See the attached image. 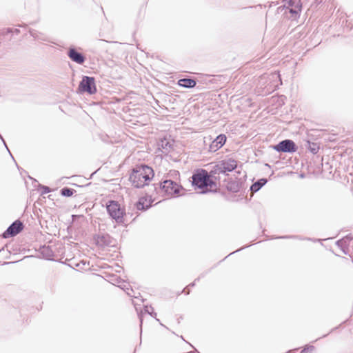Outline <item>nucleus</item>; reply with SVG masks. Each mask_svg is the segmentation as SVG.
<instances>
[{
    "mask_svg": "<svg viewBox=\"0 0 353 353\" xmlns=\"http://www.w3.org/2000/svg\"><path fill=\"white\" fill-rule=\"evenodd\" d=\"M154 177V171L148 165H137L133 170L130 176L132 184L137 188H143L148 185Z\"/></svg>",
    "mask_w": 353,
    "mask_h": 353,
    "instance_id": "nucleus-1",
    "label": "nucleus"
},
{
    "mask_svg": "<svg viewBox=\"0 0 353 353\" xmlns=\"http://www.w3.org/2000/svg\"><path fill=\"white\" fill-rule=\"evenodd\" d=\"M192 185L199 189L201 193H205L216 189V184L205 170H201L192 176Z\"/></svg>",
    "mask_w": 353,
    "mask_h": 353,
    "instance_id": "nucleus-2",
    "label": "nucleus"
},
{
    "mask_svg": "<svg viewBox=\"0 0 353 353\" xmlns=\"http://www.w3.org/2000/svg\"><path fill=\"white\" fill-rule=\"evenodd\" d=\"M107 210L110 216L117 223H123L124 210L121 208L118 202L111 201L107 205Z\"/></svg>",
    "mask_w": 353,
    "mask_h": 353,
    "instance_id": "nucleus-3",
    "label": "nucleus"
},
{
    "mask_svg": "<svg viewBox=\"0 0 353 353\" xmlns=\"http://www.w3.org/2000/svg\"><path fill=\"white\" fill-rule=\"evenodd\" d=\"M162 190L168 196H176L179 194L181 186L172 180H165L162 183Z\"/></svg>",
    "mask_w": 353,
    "mask_h": 353,
    "instance_id": "nucleus-4",
    "label": "nucleus"
},
{
    "mask_svg": "<svg viewBox=\"0 0 353 353\" xmlns=\"http://www.w3.org/2000/svg\"><path fill=\"white\" fill-rule=\"evenodd\" d=\"M79 89L81 92H87L89 94H94L96 92L95 82L93 77H83L80 82Z\"/></svg>",
    "mask_w": 353,
    "mask_h": 353,
    "instance_id": "nucleus-5",
    "label": "nucleus"
},
{
    "mask_svg": "<svg viewBox=\"0 0 353 353\" xmlns=\"http://www.w3.org/2000/svg\"><path fill=\"white\" fill-rule=\"evenodd\" d=\"M273 148L277 152H294L296 150L295 143L290 139L281 141L279 144L274 145Z\"/></svg>",
    "mask_w": 353,
    "mask_h": 353,
    "instance_id": "nucleus-6",
    "label": "nucleus"
},
{
    "mask_svg": "<svg viewBox=\"0 0 353 353\" xmlns=\"http://www.w3.org/2000/svg\"><path fill=\"white\" fill-rule=\"evenodd\" d=\"M23 229V224L19 221H14L3 233L4 238L14 236L19 234Z\"/></svg>",
    "mask_w": 353,
    "mask_h": 353,
    "instance_id": "nucleus-7",
    "label": "nucleus"
},
{
    "mask_svg": "<svg viewBox=\"0 0 353 353\" xmlns=\"http://www.w3.org/2000/svg\"><path fill=\"white\" fill-rule=\"evenodd\" d=\"M226 141V137L224 134H220L211 143L209 147V151L214 152L221 148Z\"/></svg>",
    "mask_w": 353,
    "mask_h": 353,
    "instance_id": "nucleus-8",
    "label": "nucleus"
},
{
    "mask_svg": "<svg viewBox=\"0 0 353 353\" xmlns=\"http://www.w3.org/2000/svg\"><path fill=\"white\" fill-rule=\"evenodd\" d=\"M236 161L233 159H228L222 161L219 165V170L221 172H231L236 168Z\"/></svg>",
    "mask_w": 353,
    "mask_h": 353,
    "instance_id": "nucleus-9",
    "label": "nucleus"
},
{
    "mask_svg": "<svg viewBox=\"0 0 353 353\" xmlns=\"http://www.w3.org/2000/svg\"><path fill=\"white\" fill-rule=\"evenodd\" d=\"M68 56L74 62L81 64L84 62V57L83 56L77 52L74 49H70L68 52Z\"/></svg>",
    "mask_w": 353,
    "mask_h": 353,
    "instance_id": "nucleus-10",
    "label": "nucleus"
},
{
    "mask_svg": "<svg viewBox=\"0 0 353 353\" xmlns=\"http://www.w3.org/2000/svg\"><path fill=\"white\" fill-rule=\"evenodd\" d=\"M179 85L184 88H193L196 85V81L191 79H182L178 82Z\"/></svg>",
    "mask_w": 353,
    "mask_h": 353,
    "instance_id": "nucleus-11",
    "label": "nucleus"
},
{
    "mask_svg": "<svg viewBox=\"0 0 353 353\" xmlns=\"http://www.w3.org/2000/svg\"><path fill=\"white\" fill-rule=\"evenodd\" d=\"M267 182V180L265 179H262L259 181H258L257 182L254 183V184L252 185L251 186V190L252 192H257L258 190H260V188L264 185Z\"/></svg>",
    "mask_w": 353,
    "mask_h": 353,
    "instance_id": "nucleus-12",
    "label": "nucleus"
},
{
    "mask_svg": "<svg viewBox=\"0 0 353 353\" xmlns=\"http://www.w3.org/2000/svg\"><path fill=\"white\" fill-rule=\"evenodd\" d=\"M109 236L108 235L98 236L96 239L97 243L103 246L108 244Z\"/></svg>",
    "mask_w": 353,
    "mask_h": 353,
    "instance_id": "nucleus-13",
    "label": "nucleus"
},
{
    "mask_svg": "<svg viewBox=\"0 0 353 353\" xmlns=\"http://www.w3.org/2000/svg\"><path fill=\"white\" fill-rule=\"evenodd\" d=\"M147 201V200L144 198H141L139 201L137 203L136 207L138 210H143L145 209L148 208L149 205L146 204L145 205V203Z\"/></svg>",
    "mask_w": 353,
    "mask_h": 353,
    "instance_id": "nucleus-14",
    "label": "nucleus"
},
{
    "mask_svg": "<svg viewBox=\"0 0 353 353\" xmlns=\"http://www.w3.org/2000/svg\"><path fill=\"white\" fill-rule=\"evenodd\" d=\"M30 33L31 36L33 37L35 39L46 40L43 34L41 32H39L37 30H30Z\"/></svg>",
    "mask_w": 353,
    "mask_h": 353,
    "instance_id": "nucleus-15",
    "label": "nucleus"
},
{
    "mask_svg": "<svg viewBox=\"0 0 353 353\" xmlns=\"http://www.w3.org/2000/svg\"><path fill=\"white\" fill-rule=\"evenodd\" d=\"M308 145H309V150L313 153V154H316L318 152V147L316 145L315 143H311L310 142H307Z\"/></svg>",
    "mask_w": 353,
    "mask_h": 353,
    "instance_id": "nucleus-16",
    "label": "nucleus"
},
{
    "mask_svg": "<svg viewBox=\"0 0 353 353\" xmlns=\"http://www.w3.org/2000/svg\"><path fill=\"white\" fill-rule=\"evenodd\" d=\"M61 194L63 196H70L72 194V190L70 188H63L61 190Z\"/></svg>",
    "mask_w": 353,
    "mask_h": 353,
    "instance_id": "nucleus-17",
    "label": "nucleus"
},
{
    "mask_svg": "<svg viewBox=\"0 0 353 353\" xmlns=\"http://www.w3.org/2000/svg\"><path fill=\"white\" fill-rule=\"evenodd\" d=\"M301 10V6L299 3L294 7H292L290 9V12L291 13L297 14Z\"/></svg>",
    "mask_w": 353,
    "mask_h": 353,
    "instance_id": "nucleus-18",
    "label": "nucleus"
},
{
    "mask_svg": "<svg viewBox=\"0 0 353 353\" xmlns=\"http://www.w3.org/2000/svg\"><path fill=\"white\" fill-rule=\"evenodd\" d=\"M309 349L310 350V351H312L314 350V347L311 346V347H308L307 349H304L301 352V353H306L307 350Z\"/></svg>",
    "mask_w": 353,
    "mask_h": 353,
    "instance_id": "nucleus-19",
    "label": "nucleus"
},
{
    "mask_svg": "<svg viewBox=\"0 0 353 353\" xmlns=\"http://www.w3.org/2000/svg\"><path fill=\"white\" fill-rule=\"evenodd\" d=\"M50 188L48 187H43V193H48L50 192Z\"/></svg>",
    "mask_w": 353,
    "mask_h": 353,
    "instance_id": "nucleus-20",
    "label": "nucleus"
},
{
    "mask_svg": "<svg viewBox=\"0 0 353 353\" xmlns=\"http://www.w3.org/2000/svg\"><path fill=\"white\" fill-rule=\"evenodd\" d=\"M288 3L290 6H293L294 3L292 2V0L289 1Z\"/></svg>",
    "mask_w": 353,
    "mask_h": 353,
    "instance_id": "nucleus-21",
    "label": "nucleus"
}]
</instances>
